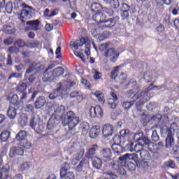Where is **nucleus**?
Here are the masks:
<instances>
[{
    "label": "nucleus",
    "mask_w": 179,
    "mask_h": 179,
    "mask_svg": "<svg viewBox=\"0 0 179 179\" xmlns=\"http://www.w3.org/2000/svg\"><path fill=\"white\" fill-rule=\"evenodd\" d=\"M108 37H110V32H108V31H104L97 35V40H99V41H104V40L108 38Z\"/></svg>",
    "instance_id": "obj_39"
},
{
    "label": "nucleus",
    "mask_w": 179,
    "mask_h": 179,
    "mask_svg": "<svg viewBox=\"0 0 179 179\" xmlns=\"http://www.w3.org/2000/svg\"><path fill=\"white\" fill-rule=\"evenodd\" d=\"M152 121H155V122H160L162 121V115L157 114L151 117Z\"/></svg>",
    "instance_id": "obj_59"
},
{
    "label": "nucleus",
    "mask_w": 179,
    "mask_h": 179,
    "mask_svg": "<svg viewBox=\"0 0 179 179\" xmlns=\"http://www.w3.org/2000/svg\"><path fill=\"white\" fill-rule=\"evenodd\" d=\"M69 96L70 99H78V97H83V94L79 91L71 92L69 94Z\"/></svg>",
    "instance_id": "obj_46"
},
{
    "label": "nucleus",
    "mask_w": 179,
    "mask_h": 179,
    "mask_svg": "<svg viewBox=\"0 0 179 179\" xmlns=\"http://www.w3.org/2000/svg\"><path fill=\"white\" fill-rule=\"evenodd\" d=\"M140 157L143 160H150V157H151L150 152H149L148 150L143 149L141 150Z\"/></svg>",
    "instance_id": "obj_36"
},
{
    "label": "nucleus",
    "mask_w": 179,
    "mask_h": 179,
    "mask_svg": "<svg viewBox=\"0 0 179 179\" xmlns=\"http://www.w3.org/2000/svg\"><path fill=\"white\" fill-rule=\"evenodd\" d=\"M103 56L106 57V58H110L111 62H116L118 59V57H120V53L117 52L115 48H110L104 51Z\"/></svg>",
    "instance_id": "obj_9"
},
{
    "label": "nucleus",
    "mask_w": 179,
    "mask_h": 179,
    "mask_svg": "<svg viewBox=\"0 0 179 179\" xmlns=\"http://www.w3.org/2000/svg\"><path fill=\"white\" fill-rule=\"evenodd\" d=\"M136 85H137L136 80L132 78L126 85V86L124 87V89H129V87L134 88L135 87V86H136Z\"/></svg>",
    "instance_id": "obj_48"
},
{
    "label": "nucleus",
    "mask_w": 179,
    "mask_h": 179,
    "mask_svg": "<svg viewBox=\"0 0 179 179\" xmlns=\"http://www.w3.org/2000/svg\"><path fill=\"white\" fill-rule=\"evenodd\" d=\"M20 145L22 148H24V149H31V146H33V144L27 140H24L23 141L20 142Z\"/></svg>",
    "instance_id": "obj_45"
},
{
    "label": "nucleus",
    "mask_w": 179,
    "mask_h": 179,
    "mask_svg": "<svg viewBox=\"0 0 179 179\" xmlns=\"http://www.w3.org/2000/svg\"><path fill=\"white\" fill-rule=\"evenodd\" d=\"M92 164L96 170H100L103 166V161L97 157H93L91 159Z\"/></svg>",
    "instance_id": "obj_22"
},
{
    "label": "nucleus",
    "mask_w": 179,
    "mask_h": 179,
    "mask_svg": "<svg viewBox=\"0 0 179 179\" xmlns=\"http://www.w3.org/2000/svg\"><path fill=\"white\" fill-rule=\"evenodd\" d=\"M27 138V132L26 131L21 130L15 136V138L20 142H23Z\"/></svg>",
    "instance_id": "obj_32"
},
{
    "label": "nucleus",
    "mask_w": 179,
    "mask_h": 179,
    "mask_svg": "<svg viewBox=\"0 0 179 179\" xmlns=\"http://www.w3.org/2000/svg\"><path fill=\"white\" fill-rule=\"evenodd\" d=\"M104 174V179H117V175L112 172H106Z\"/></svg>",
    "instance_id": "obj_49"
},
{
    "label": "nucleus",
    "mask_w": 179,
    "mask_h": 179,
    "mask_svg": "<svg viewBox=\"0 0 179 179\" xmlns=\"http://www.w3.org/2000/svg\"><path fill=\"white\" fill-rule=\"evenodd\" d=\"M17 150L16 147H11L10 149L9 156L11 158L16 157L17 156Z\"/></svg>",
    "instance_id": "obj_51"
},
{
    "label": "nucleus",
    "mask_w": 179,
    "mask_h": 179,
    "mask_svg": "<svg viewBox=\"0 0 179 179\" xmlns=\"http://www.w3.org/2000/svg\"><path fill=\"white\" fill-rule=\"evenodd\" d=\"M130 9H131V7L128 4L125 3H123L122 4L121 17L122 20H125L129 18V12L131 11Z\"/></svg>",
    "instance_id": "obj_17"
},
{
    "label": "nucleus",
    "mask_w": 179,
    "mask_h": 179,
    "mask_svg": "<svg viewBox=\"0 0 179 179\" xmlns=\"http://www.w3.org/2000/svg\"><path fill=\"white\" fill-rule=\"evenodd\" d=\"M9 178V171L6 168H1L0 169V179Z\"/></svg>",
    "instance_id": "obj_37"
},
{
    "label": "nucleus",
    "mask_w": 179,
    "mask_h": 179,
    "mask_svg": "<svg viewBox=\"0 0 179 179\" xmlns=\"http://www.w3.org/2000/svg\"><path fill=\"white\" fill-rule=\"evenodd\" d=\"M135 106V101H125L122 103V107L124 110H130V108H132V106Z\"/></svg>",
    "instance_id": "obj_43"
},
{
    "label": "nucleus",
    "mask_w": 179,
    "mask_h": 179,
    "mask_svg": "<svg viewBox=\"0 0 179 179\" xmlns=\"http://www.w3.org/2000/svg\"><path fill=\"white\" fill-rule=\"evenodd\" d=\"M114 132V127L111 124H105L103 126L102 134L104 138H108V136H111Z\"/></svg>",
    "instance_id": "obj_20"
},
{
    "label": "nucleus",
    "mask_w": 179,
    "mask_h": 179,
    "mask_svg": "<svg viewBox=\"0 0 179 179\" xmlns=\"http://www.w3.org/2000/svg\"><path fill=\"white\" fill-rule=\"evenodd\" d=\"M6 11L8 13H12V10H13V5L12 4V3L10 2H8L6 4Z\"/></svg>",
    "instance_id": "obj_53"
},
{
    "label": "nucleus",
    "mask_w": 179,
    "mask_h": 179,
    "mask_svg": "<svg viewBox=\"0 0 179 179\" xmlns=\"http://www.w3.org/2000/svg\"><path fill=\"white\" fill-rule=\"evenodd\" d=\"M84 44L85 45V50H81V52L84 51V53L86 54L87 57H89V55H90L91 45H90V43L86 41V38L83 37L80 40H77L75 42L70 43L71 47H73L75 50H78L79 47H82Z\"/></svg>",
    "instance_id": "obj_6"
},
{
    "label": "nucleus",
    "mask_w": 179,
    "mask_h": 179,
    "mask_svg": "<svg viewBox=\"0 0 179 179\" xmlns=\"http://www.w3.org/2000/svg\"><path fill=\"white\" fill-rule=\"evenodd\" d=\"M62 88L60 87L56 90H55L52 93L49 94L48 98L50 100H55L57 97H59V96H62Z\"/></svg>",
    "instance_id": "obj_27"
},
{
    "label": "nucleus",
    "mask_w": 179,
    "mask_h": 179,
    "mask_svg": "<svg viewBox=\"0 0 179 179\" xmlns=\"http://www.w3.org/2000/svg\"><path fill=\"white\" fill-rule=\"evenodd\" d=\"M16 90L22 94L20 97L21 101L27 99V92H26L27 90V83H22L21 84H19L17 86Z\"/></svg>",
    "instance_id": "obj_15"
},
{
    "label": "nucleus",
    "mask_w": 179,
    "mask_h": 179,
    "mask_svg": "<svg viewBox=\"0 0 179 179\" xmlns=\"http://www.w3.org/2000/svg\"><path fill=\"white\" fill-rule=\"evenodd\" d=\"M141 143L145 145V148H147L152 153H157V150H159L160 149V148H158L157 143L150 141L149 138L146 136H143V140H141Z\"/></svg>",
    "instance_id": "obj_8"
},
{
    "label": "nucleus",
    "mask_w": 179,
    "mask_h": 179,
    "mask_svg": "<svg viewBox=\"0 0 179 179\" xmlns=\"http://www.w3.org/2000/svg\"><path fill=\"white\" fill-rule=\"evenodd\" d=\"M52 68H55V64H52L49 65L48 67L45 70L43 73L44 82H51V80H54V79H55L54 71H50V69H52Z\"/></svg>",
    "instance_id": "obj_12"
},
{
    "label": "nucleus",
    "mask_w": 179,
    "mask_h": 179,
    "mask_svg": "<svg viewBox=\"0 0 179 179\" xmlns=\"http://www.w3.org/2000/svg\"><path fill=\"white\" fill-rule=\"evenodd\" d=\"M103 12L108 15V16H113L114 14V10H113L112 8H102Z\"/></svg>",
    "instance_id": "obj_58"
},
{
    "label": "nucleus",
    "mask_w": 179,
    "mask_h": 179,
    "mask_svg": "<svg viewBox=\"0 0 179 179\" xmlns=\"http://www.w3.org/2000/svg\"><path fill=\"white\" fill-rule=\"evenodd\" d=\"M27 25L31 27V30H33L34 31H37L38 30H39L40 21L38 20L27 21Z\"/></svg>",
    "instance_id": "obj_23"
},
{
    "label": "nucleus",
    "mask_w": 179,
    "mask_h": 179,
    "mask_svg": "<svg viewBox=\"0 0 179 179\" xmlns=\"http://www.w3.org/2000/svg\"><path fill=\"white\" fill-rule=\"evenodd\" d=\"M22 6L24 9L21 10L20 20L21 22H22V23H24L26 20L31 19V17L34 16L36 10L33 7L28 6L25 3H23Z\"/></svg>",
    "instance_id": "obj_5"
},
{
    "label": "nucleus",
    "mask_w": 179,
    "mask_h": 179,
    "mask_svg": "<svg viewBox=\"0 0 179 179\" xmlns=\"http://www.w3.org/2000/svg\"><path fill=\"white\" fill-rule=\"evenodd\" d=\"M151 139L154 142H157V141H159V139H160V137L159 136V134H157V131L154 130L152 131V136H151Z\"/></svg>",
    "instance_id": "obj_52"
},
{
    "label": "nucleus",
    "mask_w": 179,
    "mask_h": 179,
    "mask_svg": "<svg viewBox=\"0 0 179 179\" xmlns=\"http://www.w3.org/2000/svg\"><path fill=\"white\" fill-rule=\"evenodd\" d=\"M10 103L11 106H14V107H17V108H19L20 103L19 102V96H17V94H13L12 96Z\"/></svg>",
    "instance_id": "obj_34"
},
{
    "label": "nucleus",
    "mask_w": 179,
    "mask_h": 179,
    "mask_svg": "<svg viewBox=\"0 0 179 179\" xmlns=\"http://www.w3.org/2000/svg\"><path fill=\"white\" fill-rule=\"evenodd\" d=\"M107 16L104 15V13H101V11L94 13L92 15V20L98 23V24H103V22L105 19H106Z\"/></svg>",
    "instance_id": "obj_18"
},
{
    "label": "nucleus",
    "mask_w": 179,
    "mask_h": 179,
    "mask_svg": "<svg viewBox=\"0 0 179 179\" xmlns=\"http://www.w3.org/2000/svg\"><path fill=\"white\" fill-rule=\"evenodd\" d=\"M103 6H101V4L100 3H97V2H94L92 3L91 5V10L92 12L94 13H99V12H101V9L103 10Z\"/></svg>",
    "instance_id": "obj_33"
},
{
    "label": "nucleus",
    "mask_w": 179,
    "mask_h": 179,
    "mask_svg": "<svg viewBox=\"0 0 179 179\" xmlns=\"http://www.w3.org/2000/svg\"><path fill=\"white\" fill-rule=\"evenodd\" d=\"M121 68H122V65L116 66L113 68L111 72L110 73V78L113 80H115L118 83H124L128 79V75L127 73L122 72L120 73L121 71Z\"/></svg>",
    "instance_id": "obj_4"
},
{
    "label": "nucleus",
    "mask_w": 179,
    "mask_h": 179,
    "mask_svg": "<svg viewBox=\"0 0 179 179\" xmlns=\"http://www.w3.org/2000/svg\"><path fill=\"white\" fill-rule=\"evenodd\" d=\"M65 71L62 67H57L53 70V75L55 78H59V76H62L64 73Z\"/></svg>",
    "instance_id": "obj_38"
},
{
    "label": "nucleus",
    "mask_w": 179,
    "mask_h": 179,
    "mask_svg": "<svg viewBox=\"0 0 179 179\" xmlns=\"http://www.w3.org/2000/svg\"><path fill=\"white\" fill-rule=\"evenodd\" d=\"M10 138V131L5 130L0 134V139L1 142H7Z\"/></svg>",
    "instance_id": "obj_35"
},
{
    "label": "nucleus",
    "mask_w": 179,
    "mask_h": 179,
    "mask_svg": "<svg viewBox=\"0 0 179 179\" xmlns=\"http://www.w3.org/2000/svg\"><path fill=\"white\" fill-rule=\"evenodd\" d=\"M13 37L10 36L3 41V43L5 45H10L13 44Z\"/></svg>",
    "instance_id": "obj_60"
},
{
    "label": "nucleus",
    "mask_w": 179,
    "mask_h": 179,
    "mask_svg": "<svg viewBox=\"0 0 179 179\" xmlns=\"http://www.w3.org/2000/svg\"><path fill=\"white\" fill-rule=\"evenodd\" d=\"M129 135V131L128 129L122 130L120 135H117L114 137V141H117L119 143L121 142V138H126Z\"/></svg>",
    "instance_id": "obj_30"
},
{
    "label": "nucleus",
    "mask_w": 179,
    "mask_h": 179,
    "mask_svg": "<svg viewBox=\"0 0 179 179\" xmlns=\"http://www.w3.org/2000/svg\"><path fill=\"white\" fill-rule=\"evenodd\" d=\"M22 76V74L21 73H13L9 76L8 79L10 80L12 79V78H16L17 79H20Z\"/></svg>",
    "instance_id": "obj_57"
},
{
    "label": "nucleus",
    "mask_w": 179,
    "mask_h": 179,
    "mask_svg": "<svg viewBox=\"0 0 179 179\" xmlns=\"http://www.w3.org/2000/svg\"><path fill=\"white\" fill-rule=\"evenodd\" d=\"M120 21V16H115L112 18H108V20H104L102 25L103 29H111V27H114Z\"/></svg>",
    "instance_id": "obj_13"
},
{
    "label": "nucleus",
    "mask_w": 179,
    "mask_h": 179,
    "mask_svg": "<svg viewBox=\"0 0 179 179\" xmlns=\"http://www.w3.org/2000/svg\"><path fill=\"white\" fill-rule=\"evenodd\" d=\"M17 110V108L13 107L10 105L7 110L8 117L11 120L15 119L16 115H17V113L16 112Z\"/></svg>",
    "instance_id": "obj_28"
},
{
    "label": "nucleus",
    "mask_w": 179,
    "mask_h": 179,
    "mask_svg": "<svg viewBox=\"0 0 179 179\" xmlns=\"http://www.w3.org/2000/svg\"><path fill=\"white\" fill-rule=\"evenodd\" d=\"M74 54H75V56L80 58V59H81L83 62L84 63L86 62V60L85 59V55H83V53L78 51H74Z\"/></svg>",
    "instance_id": "obj_54"
},
{
    "label": "nucleus",
    "mask_w": 179,
    "mask_h": 179,
    "mask_svg": "<svg viewBox=\"0 0 179 179\" xmlns=\"http://www.w3.org/2000/svg\"><path fill=\"white\" fill-rule=\"evenodd\" d=\"M138 91L136 92L134 90H130L127 92V96L128 99H132L133 101H136L139 99V101L136 103V108L137 113H143V109L142 108L145 103H148L150 100V96H149V92H141L140 94H138Z\"/></svg>",
    "instance_id": "obj_2"
},
{
    "label": "nucleus",
    "mask_w": 179,
    "mask_h": 179,
    "mask_svg": "<svg viewBox=\"0 0 179 179\" xmlns=\"http://www.w3.org/2000/svg\"><path fill=\"white\" fill-rule=\"evenodd\" d=\"M95 97L98 99L99 101L101 103H104L105 99H104V94L100 91H96L94 93Z\"/></svg>",
    "instance_id": "obj_44"
},
{
    "label": "nucleus",
    "mask_w": 179,
    "mask_h": 179,
    "mask_svg": "<svg viewBox=\"0 0 179 179\" xmlns=\"http://www.w3.org/2000/svg\"><path fill=\"white\" fill-rule=\"evenodd\" d=\"M156 2L158 5H163V3H165V5H171L173 0H156Z\"/></svg>",
    "instance_id": "obj_56"
},
{
    "label": "nucleus",
    "mask_w": 179,
    "mask_h": 179,
    "mask_svg": "<svg viewBox=\"0 0 179 179\" xmlns=\"http://www.w3.org/2000/svg\"><path fill=\"white\" fill-rule=\"evenodd\" d=\"M129 160H133L137 165L140 159L138 158V155L135 153L124 154V155L119 157L117 161H112L109 164V167L111 169L112 171L117 173V174H119L120 176H125V174H127L125 167H127V162H129Z\"/></svg>",
    "instance_id": "obj_1"
},
{
    "label": "nucleus",
    "mask_w": 179,
    "mask_h": 179,
    "mask_svg": "<svg viewBox=\"0 0 179 179\" xmlns=\"http://www.w3.org/2000/svg\"><path fill=\"white\" fill-rule=\"evenodd\" d=\"M137 167H139L140 169H147V167H149V162L148 161H145V159H140L139 162H137Z\"/></svg>",
    "instance_id": "obj_40"
},
{
    "label": "nucleus",
    "mask_w": 179,
    "mask_h": 179,
    "mask_svg": "<svg viewBox=\"0 0 179 179\" xmlns=\"http://www.w3.org/2000/svg\"><path fill=\"white\" fill-rule=\"evenodd\" d=\"M54 109H55V113L57 115H59L61 118H62V115H64L65 113V106L62 105H54Z\"/></svg>",
    "instance_id": "obj_26"
},
{
    "label": "nucleus",
    "mask_w": 179,
    "mask_h": 179,
    "mask_svg": "<svg viewBox=\"0 0 179 179\" xmlns=\"http://www.w3.org/2000/svg\"><path fill=\"white\" fill-rule=\"evenodd\" d=\"M97 149H99V145L96 144L91 145L85 154V157H87V159H92V157L96 155V151Z\"/></svg>",
    "instance_id": "obj_24"
},
{
    "label": "nucleus",
    "mask_w": 179,
    "mask_h": 179,
    "mask_svg": "<svg viewBox=\"0 0 179 179\" xmlns=\"http://www.w3.org/2000/svg\"><path fill=\"white\" fill-rule=\"evenodd\" d=\"M100 156L104 162H110L113 157V152L110 148H103L100 150Z\"/></svg>",
    "instance_id": "obj_16"
},
{
    "label": "nucleus",
    "mask_w": 179,
    "mask_h": 179,
    "mask_svg": "<svg viewBox=\"0 0 179 179\" xmlns=\"http://www.w3.org/2000/svg\"><path fill=\"white\" fill-rule=\"evenodd\" d=\"M166 129H171V132H172V134H174V131L178 129V124H177L176 122H173L171 124L170 127H166Z\"/></svg>",
    "instance_id": "obj_55"
},
{
    "label": "nucleus",
    "mask_w": 179,
    "mask_h": 179,
    "mask_svg": "<svg viewBox=\"0 0 179 179\" xmlns=\"http://www.w3.org/2000/svg\"><path fill=\"white\" fill-rule=\"evenodd\" d=\"M100 134V126L99 125H95L93 126L89 132V136L92 139H96Z\"/></svg>",
    "instance_id": "obj_21"
},
{
    "label": "nucleus",
    "mask_w": 179,
    "mask_h": 179,
    "mask_svg": "<svg viewBox=\"0 0 179 179\" xmlns=\"http://www.w3.org/2000/svg\"><path fill=\"white\" fill-rule=\"evenodd\" d=\"M30 167H31V164H30V162H23L20 165V170L21 171H26V170H29Z\"/></svg>",
    "instance_id": "obj_47"
},
{
    "label": "nucleus",
    "mask_w": 179,
    "mask_h": 179,
    "mask_svg": "<svg viewBox=\"0 0 179 179\" xmlns=\"http://www.w3.org/2000/svg\"><path fill=\"white\" fill-rule=\"evenodd\" d=\"M104 113L100 106H91L90 108V117L91 118H101Z\"/></svg>",
    "instance_id": "obj_10"
},
{
    "label": "nucleus",
    "mask_w": 179,
    "mask_h": 179,
    "mask_svg": "<svg viewBox=\"0 0 179 179\" xmlns=\"http://www.w3.org/2000/svg\"><path fill=\"white\" fill-rule=\"evenodd\" d=\"M166 166L168 167H171V169H174L176 167V164L174 163V161L170 159L169 161L166 162L165 163Z\"/></svg>",
    "instance_id": "obj_64"
},
{
    "label": "nucleus",
    "mask_w": 179,
    "mask_h": 179,
    "mask_svg": "<svg viewBox=\"0 0 179 179\" xmlns=\"http://www.w3.org/2000/svg\"><path fill=\"white\" fill-rule=\"evenodd\" d=\"M83 156H85V148L80 147L76 150V153L74 154V159L79 162Z\"/></svg>",
    "instance_id": "obj_29"
},
{
    "label": "nucleus",
    "mask_w": 179,
    "mask_h": 179,
    "mask_svg": "<svg viewBox=\"0 0 179 179\" xmlns=\"http://www.w3.org/2000/svg\"><path fill=\"white\" fill-rule=\"evenodd\" d=\"M101 78H103V73H101V72L95 71L94 74V80H99V79H101Z\"/></svg>",
    "instance_id": "obj_62"
},
{
    "label": "nucleus",
    "mask_w": 179,
    "mask_h": 179,
    "mask_svg": "<svg viewBox=\"0 0 179 179\" xmlns=\"http://www.w3.org/2000/svg\"><path fill=\"white\" fill-rule=\"evenodd\" d=\"M164 30H166V28L162 24H160L159 26L156 28V31H157V33H164Z\"/></svg>",
    "instance_id": "obj_63"
},
{
    "label": "nucleus",
    "mask_w": 179,
    "mask_h": 179,
    "mask_svg": "<svg viewBox=\"0 0 179 179\" xmlns=\"http://www.w3.org/2000/svg\"><path fill=\"white\" fill-rule=\"evenodd\" d=\"M106 3H108L113 9H117L120 8V1L118 0H109Z\"/></svg>",
    "instance_id": "obj_42"
},
{
    "label": "nucleus",
    "mask_w": 179,
    "mask_h": 179,
    "mask_svg": "<svg viewBox=\"0 0 179 179\" xmlns=\"http://www.w3.org/2000/svg\"><path fill=\"white\" fill-rule=\"evenodd\" d=\"M166 138L165 139V147L173 148L174 146L176 141H174V133H172L171 129H167L165 132Z\"/></svg>",
    "instance_id": "obj_11"
},
{
    "label": "nucleus",
    "mask_w": 179,
    "mask_h": 179,
    "mask_svg": "<svg viewBox=\"0 0 179 179\" xmlns=\"http://www.w3.org/2000/svg\"><path fill=\"white\" fill-rule=\"evenodd\" d=\"M80 122L78 117H76L75 113L72 110L66 112L62 116V123L64 127L68 125L69 131H73L75 133V128Z\"/></svg>",
    "instance_id": "obj_3"
},
{
    "label": "nucleus",
    "mask_w": 179,
    "mask_h": 179,
    "mask_svg": "<svg viewBox=\"0 0 179 179\" xmlns=\"http://www.w3.org/2000/svg\"><path fill=\"white\" fill-rule=\"evenodd\" d=\"M143 140V136L137 139L138 143L135 145L134 143L130 144V152H136V153H141V150H143V147H145V144L141 143V141Z\"/></svg>",
    "instance_id": "obj_14"
},
{
    "label": "nucleus",
    "mask_w": 179,
    "mask_h": 179,
    "mask_svg": "<svg viewBox=\"0 0 179 179\" xmlns=\"http://www.w3.org/2000/svg\"><path fill=\"white\" fill-rule=\"evenodd\" d=\"M69 169H71L69 164H68V162H64L63 166L60 168V178L75 179V173L71 171L68 172Z\"/></svg>",
    "instance_id": "obj_7"
},
{
    "label": "nucleus",
    "mask_w": 179,
    "mask_h": 179,
    "mask_svg": "<svg viewBox=\"0 0 179 179\" xmlns=\"http://www.w3.org/2000/svg\"><path fill=\"white\" fill-rule=\"evenodd\" d=\"M126 166H127L130 171H135V170H136V164H135L133 162H131L130 161L127 162Z\"/></svg>",
    "instance_id": "obj_50"
},
{
    "label": "nucleus",
    "mask_w": 179,
    "mask_h": 179,
    "mask_svg": "<svg viewBox=\"0 0 179 179\" xmlns=\"http://www.w3.org/2000/svg\"><path fill=\"white\" fill-rule=\"evenodd\" d=\"M86 166H87V160L83 158L79 163V164L76 166V170L80 173V171H83L85 169H86Z\"/></svg>",
    "instance_id": "obj_31"
},
{
    "label": "nucleus",
    "mask_w": 179,
    "mask_h": 179,
    "mask_svg": "<svg viewBox=\"0 0 179 179\" xmlns=\"http://www.w3.org/2000/svg\"><path fill=\"white\" fill-rule=\"evenodd\" d=\"M14 45L15 47H18V48H23L27 45L26 42L22 39H17L15 41Z\"/></svg>",
    "instance_id": "obj_41"
},
{
    "label": "nucleus",
    "mask_w": 179,
    "mask_h": 179,
    "mask_svg": "<svg viewBox=\"0 0 179 179\" xmlns=\"http://www.w3.org/2000/svg\"><path fill=\"white\" fill-rule=\"evenodd\" d=\"M3 31L6 34H15L16 33V28L12 24H4L3 26Z\"/></svg>",
    "instance_id": "obj_25"
},
{
    "label": "nucleus",
    "mask_w": 179,
    "mask_h": 179,
    "mask_svg": "<svg viewBox=\"0 0 179 179\" xmlns=\"http://www.w3.org/2000/svg\"><path fill=\"white\" fill-rule=\"evenodd\" d=\"M10 54H16L19 52V48L16 46H11L8 48Z\"/></svg>",
    "instance_id": "obj_61"
},
{
    "label": "nucleus",
    "mask_w": 179,
    "mask_h": 179,
    "mask_svg": "<svg viewBox=\"0 0 179 179\" xmlns=\"http://www.w3.org/2000/svg\"><path fill=\"white\" fill-rule=\"evenodd\" d=\"M45 103H47V101L45 100V96H38L34 102V107L36 110H39V108H43V107L45 106Z\"/></svg>",
    "instance_id": "obj_19"
}]
</instances>
